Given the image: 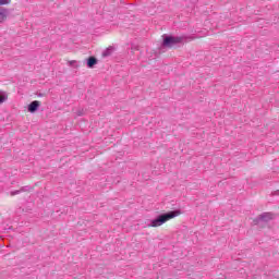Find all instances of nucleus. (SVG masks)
<instances>
[{"label":"nucleus","mask_w":279,"mask_h":279,"mask_svg":"<svg viewBox=\"0 0 279 279\" xmlns=\"http://www.w3.org/2000/svg\"><path fill=\"white\" fill-rule=\"evenodd\" d=\"M180 215L181 213L179 210L160 215L158 218L151 220V228H159V226H162V223H167V221H170V219H175V217H180Z\"/></svg>","instance_id":"obj_1"},{"label":"nucleus","mask_w":279,"mask_h":279,"mask_svg":"<svg viewBox=\"0 0 279 279\" xmlns=\"http://www.w3.org/2000/svg\"><path fill=\"white\" fill-rule=\"evenodd\" d=\"M178 43H182L181 37H166L163 39L165 47H173V45H178Z\"/></svg>","instance_id":"obj_2"},{"label":"nucleus","mask_w":279,"mask_h":279,"mask_svg":"<svg viewBox=\"0 0 279 279\" xmlns=\"http://www.w3.org/2000/svg\"><path fill=\"white\" fill-rule=\"evenodd\" d=\"M38 108H40V101L35 100L28 105V112L34 113L36 112V110H38Z\"/></svg>","instance_id":"obj_3"},{"label":"nucleus","mask_w":279,"mask_h":279,"mask_svg":"<svg viewBox=\"0 0 279 279\" xmlns=\"http://www.w3.org/2000/svg\"><path fill=\"white\" fill-rule=\"evenodd\" d=\"M274 219V214L271 213H266L259 216L260 221H271Z\"/></svg>","instance_id":"obj_4"},{"label":"nucleus","mask_w":279,"mask_h":279,"mask_svg":"<svg viewBox=\"0 0 279 279\" xmlns=\"http://www.w3.org/2000/svg\"><path fill=\"white\" fill-rule=\"evenodd\" d=\"M95 64H97V58L89 57L88 60H87V66L89 69H93V66H95Z\"/></svg>","instance_id":"obj_5"},{"label":"nucleus","mask_w":279,"mask_h":279,"mask_svg":"<svg viewBox=\"0 0 279 279\" xmlns=\"http://www.w3.org/2000/svg\"><path fill=\"white\" fill-rule=\"evenodd\" d=\"M8 19V14L5 13V9H0V23H3Z\"/></svg>","instance_id":"obj_6"},{"label":"nucleus","mask_w":279,"mask_h":279,"mask_svg":"<svg viewBox=\"0 0 279 279\" xmlns=\"http://www.w3.org/2000/svg\"><path fill=\"white\" fill-rule=\"evenodd\" d=\"M10 3V0H0V5H8Z\"/></svg>","instance_id":"obj_7"},{"label":"nucleus","mask_w":279,"mask_h":279,"mask_svg":"<svg viewBox=\"0 0 279 279\" xmlns=\"http://www.w3.org/2000/svg\"><path fill=\"white\" fill-rule=\"evenodd\" d=\"M3 101H5V96L0 95V104H3Z\"/></svg>","instance_id":"obj_8"},{"label":"nucleus","mask_w":279,"mask_h":279,"mask_svg":"<svg viewBox=\"0 0 279 279\" xmlns=\"http://www.w3.org/2000/svg\"><path fill=\"white\" fill-rule=\"evenodd\" d=\"M107 51H114V47H109L108 49H107Z\"/></svg>","instance_id":"obj_9"},{"label":"nucleus","mask_w":279,"mask_h":279,"mask_svg":"<svg viewBox=\"0 0 279 279\" xmlns=\"http://www.w3.org/2000/svg\"><path fill=\"white\" fill-rule=\"evenodd\" d=\"M73 64H75V61H70V65H73Z\"/></svg>","instance_id":"obj_10"}]
</instances>
